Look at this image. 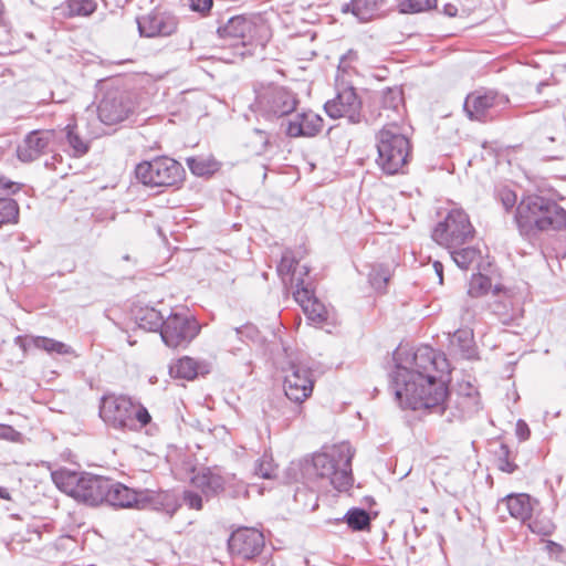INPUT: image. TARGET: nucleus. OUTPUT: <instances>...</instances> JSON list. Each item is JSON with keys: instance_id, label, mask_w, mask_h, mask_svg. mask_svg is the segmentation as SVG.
I'll list each match as a JSON object with an SVG mask.
<instances>
[{"instance_id": "obj_1", "label": "nucleus", "mask_w": 566, "mask_h": 566, "mask_svg": "<svg viewBox=\"0 0 566 566\" xmlns=\"http://www.w3.org/2000/svg\"><path fill=\"white\" fill-rule=\"evenodd\" d=\"M514 221L521 237L533 241L543 231L566 227V210L549 198L530 195L516 206Z\"/></svg>"}, {"instance_id": "obj_2", "label": "nucleus", "mask_w": 566, "mask_h": 566, "mask_svg": "<svg viewBox=\"0 0 566 566\" xmlns=\"http://www.w3.org/2000/svg\"><path fill=\"white\" fill-rule=\"evenodd\" d=\"M396 399L403 408L427 410L443 416L448 408L446 402L449 389L446 381L438 375L419 374L409 376V380L391 384Z\"/></svg>"}, {"instance_id": "obj_3", "label": "nucleus", "mask_w": 566, "mask_h": 566, "mask_svg": "<svg viewBox=\"0 0 566 566\" xmlns=\"http://www.w3.org/2000/svg\"><path fill=\"white\" fill-rule=\"evenodd\" d=\"M354 452L349 443L342 442L324 448L315 453L303 467V475L311 482L324 481L337 491H347L353 485L352 459Z\"/></svg>"}, {"instance_id": "obj_4", "label": "nucleus", "mask_w": 566, "mask_h": 566, "mask_svg": "<svg viewBox=\"0 0 566 566\" xmlns=\"http://www.w3.org/2000/svg\"><path fill=\"white\" fill-rule=\"evenodd\" d=\"M99 417L108 427L122 431H138L151 421L143 405L124 395L103 396Z\"/></svg>"}, {"instance_id": "obj_5", "label": "nucleus", "mask_w": 566, "mask_h": 566, "mask_svg": "<svg viewBox=\"0 0 566 566\" xmlns=\"http://www.w3.org/2000/svg\"><path fill=\"white\" fill-rule=\"evenodd\" d=\"M52 480L59 490L77 502L91 506L104 503L107 478L64 470L53 472Z\"/></svg>"}, {"instance_id": "obj_6", "label": "nucleus", "mask_w": 566, "mask_h": 566, "mask_svg": "<svg viewBox=\"0 0 566 566\" xmlns=\"http://www.w3.org/2000/svg\"><path fill=\"white\" fill-rule=\"evenodd\" d=\"M378 167L388 175L402 171L410 157V142L396 123H388L376 136Z\"/></svg>"}, {"instance_id": "obj_7", "label": "nucleus", "mask_w": 566, "mask_h": 566, "mask_svg": "<svg viewBox=\"0 0 566 566\" xmlns=\"http://www.w3.org/2000/svg\"><path fill=\"white\" fill-rule=\"evenodd\" d=\"M137 104L130 93L113 85H105L96 104L98 120L108 127H120L130 123Z\"/></svg>"}, {"instance_id": "obj_8", "label": "nucleus", "mask_w": 566, "mask_h": 566, "mask_svg": "<svg viewBox=\"0 0 566 566\" xmlns=\"http://www.w3.org/2000/svg\"><path fill=\"white\" fill-rule=\"evenodd\" d=\"M166 497V493L161 491L149 489L135 490L120 482L107 479L104 503L118 509L160 510L165 504Z\"/></svg>"}, {"instance_id": "obj_9", "label": "nucleus", "mask_w": 566, "mask_h": 566, "mask_svg": "<svg viewBox=\"0 0 566 566\" xmlns=\"http://www.w3.org/2000/svg\"><path fill=\"white\" fill-rule=\"evenodd\" d=\"M475 230L468 213L461 208H452L446 218L433 228L431 237L446 249H455L473 240Z\"/></svg>"}, {"instance_id": "obj_10", "label": "nucleus", "mask_w": 566, "mask_h": 566, "mask_svg": "<svg viewBox=\"0 0 566 566\" xmlns=\"http://www.w3.org/2000/svg\"><path fill=\"white\" fill-rule=\"evenodd\" d=\"M135 176L147 187H178L185 178V169L177 160L160 156L139 163Z\"/></svg>"}, {"instance_id": "obj_11", "label": "nucleus", "mask_w": 566, "mask_h": 566, "mask_svg": "<svg viewBox=\"0 0 566 566\" xmlns=\"http://www.w3.org/2000/svg\"><path fill=\"white\" fill-rule=\"evenodd\" d=\"M448 368L449 364L443 354L423 345L415 350L411 367L408 368L397 364L390 379L391 384H401L403 380H409L411 375L419 374L423 377L424 375L443 374Z\"/></svg>"}, {"instance_id": "obj_12", "label": "nucleus", "mask_w": 566, "mask_h": 566, "mask_svg": "<svg viewBox=\"0 0 566 566\" xmlns=\"http://www.w3.org/2000/svg\"><path fill=\"white\" fill-rule=\"evenodd\" d=\"M509 103V97L496 91L476 90L467 96L463 107L469 118L489 122L500 116Z\"/></svg>"}, {"instance_id": "obj_13", "label": "nucleus", "mask_w": 566, "mask_h": 566, "mask_svg": "<svg viewBox=\"0 0 566 566\" xmlns=\"http://www.w3.org/2000/svg\"><path fill=\"white\" fill-rule=\"evenodd\" d=\"M217 32L220 38L238 40L243 46L255 44L263 48L268 41L266 27L245 15L231 17Z\"/></svg>"}, {"instance_id": "obj_14", "label": "nucleus", "mask_w": 566, "mask_h": 566, "mask_svg": "<svg viewBox=\"0 0 566 566\" xmlns=\"http://www.w3.org/2000/svg\"><path fill=\"white\" fill-rule=\"evenodd\" d=\"M201 326L188 314L170 313L165 319L161 339L170 348H186L200 333Z\"/></svg>"}, {"instance_id": "obj_15", "label": "nucleus", "mask_w": 566, "mask_h": 566, "mask_svg": "<svg viewBox=\"0 0 566 566\" xmlns=\"http://www.w3.org/2000/svg\"><path fill=\"white\" fill-rule=\"evenodd\" d=\"M256 109L266 119H275L291 114L297 105V99L291 91L284 87H269L256 98Z\"/></svg>"}, {"instance_id": "obj_16", "label": "nucleus", "mask_w": 566, "mask_h": 566, "mask_svg": "<svg viewBox=\"0 0 566 566\" xmlns=\"http://www.w3.org/2000/svg\"><path fill=\"white\" fill-rule=\"evenodd\" d=\"M284 371L285 396L296 403L304 402L312 395L314 388L312 370L301 363L290 361Z\"/></svg>"}, {"instance_id": "obj_17", "label": "nucleus", "mask_w": 566, "mask_h": 566, "mask_svg": "<svg viewBox=\"0 0 566 566\" xmlns=\"http://www.w3.org/2000/svg\"><path fill=\"white\" fill-rule=\"evenodd\" d=\"M326 114L334 119L346 118L350 124L361 122V101L354 87H345L325 103Z\"/></svg>"}, {"instance_id": "obj_18", "label": "nucleus", "mask_w": 566, "mask_h": 566, "mask_svg": "<svg viewBox=\"0 0 566 566\" xmlns=\"http://www.w3.org/2000/svg\"><path fill=\"white\" fill-rule=\"evenodd\" d=\"M228 546L232 555L251 559L261 554L264 547V536L256 528L241 527L231 534Z\"/></svg>"}, {"instance_id": "obj_19", "label": "nucleus", "mask_w": 566, "mask_h": 566, "mask_svg": "<svg viewBox=\"0 0 566 566\" xmlns=\"http://www.w3.org/2000/svg\"><path fill=\"white\" fill-rule=\"evenodd\" d=\"M136 21L139 34L145 38L169 36L178 28L177 17L169 12L151 11Z\"/></svg>"}, {"instance_id": "obj_20", "label": "nucleus", "mask_w": 566, "mask_h": 566, "mask_svg": "<svg viewBox=\"0 0 566 566\" xmlns=\"http://www.w3.org/2000/svg\"><path fill=\"white\" fill-rule=\"evenodd\" d=\"M293 295L307 319L313 324L322 325L328 321L327 307L314 295V291L310 287V284H305L304 280L297 281Z\"/></svg>"}, {"instance_id": "obj_21", "label": "nucleus", "mask_w": 566, "mask_h": 566, "mask_svg": "<svg viewBox=\"0 0 566 566\" xmlns=\"http://www.w3.org/2000/svg\"><path fill=\"white\" fill-rule=\"evenodd\" d=\"M53 140V130H32L18 145L17 157L22 163H32L49 150Z\"/></svg>"}, {"instance_id": "obj_22", "label": "nucleus", "mask_w": 566, "mask_h": 566, "mask_svg": "<svg viewBox=\"0 0 566 566\" xmlns=\"http://www.w3.org/2000/svg\"><path fill=\"white\" fill-rule=\"evenodd\" d=\"M323 128V118L312 112H302L293 116L286 123L285 134L289 137H313Z\"/></svg>"}, {"instance_id": "obj_23", "label": "nucleus", "mask_w": 566, "mask_h": 566, "mask_svg": "<svg viewBox=\"0 0 566 566\" xmlns=\"http://www.w3.org/2000/svg\"><path fill=\"white\" fill-rule=\"evenodd\" d=\"M446 408H448V410L443 416L447 421L452 422L463 420L476 412L480 409V403L476 395H472L471 392L467 395L458 394L455 398H452L449 394Z\"/></svg>"}, {"instance_id": "obj_24", "label": "nucleus", "mask_w": 566, "mask_h": 566, "mask_svg": "<svg viewBox=\"0 0 566 566\" xmlns=\"http://www.w3.org/2000/svg\"><path fill=\"white\" fill-rule=\"evenodd\" d=\"M211 368V363L208 360H196L184 356L169 366V374L174 378L192 380L199 375L209 374Z\"/></svg>"}, {"instance_id": "obj_25", "label": "nucleus", "mask_w": 566, "mask_h": 566, "mask_svg": "<svg viewBox=\"0 0 566 566\" xmlns=\"http://www.w3.org/2000/svg\"><path fill=\"white\" fill-rule=\"evenodd\" d=\"M14 343L15 345L20 346L24 352L34 347L44 350L48 354H73V348L70 345L44 336H17Z\"/></svg>"}, {"instance_id": "obj_26", "label": "nucleus", "mask_w": 566, "mask_h": 566, "mask_svg": "<svg viewBox=\"0 0 566 566\" xmlns=\"http://www.w3.org/2000/svg\"><path fill=\"white\" fill-rule=\"evenodd\" d=\"M379 117H385L390 123H396V117L401 118L403 109L402 91L399 87H387L381 91L379 97Z\"/></svg>"}, {"instance_id": "obj_27", "label": "nucleus", "mask_w": 566, "mask_h": 566, "mask_svg": "<svg viewBox=\"0 0 566 566\" xmlns=\"http://www.w3.org/2000/svg\"><path fill=\"white\" fill-rule=\"evenodd\" d=\"M224 483V476L210 470H203L191 479L192 486L199 490L206 499H210L222 493Z\"/></svg>"}, {"instance_id": "obj_28", "label": "nucleus", "mask_w": 566, "mask_h": 566, "mask_svg": "<svg viewBox=\"0 0 566 566\" xmlns=\"http://www.w3.org/2000/svg\"><path fill=\"white\" fill-rule=\"evenodd\" d=\"M502 502L506 505L510 515L522 522L531 518L534 503H537V501L525 493L509 494Z\"/></svg>"}, {"instance_id": "obj_29", "label": "nucleus", "mask_w": 566, "mask_h": 566, "mask_svg": "<svg viewBox=\"0 0 566 566\" xmlns=\"http://www.w3.org/2000/svg\"><path fill=\"white\" fill-rule=\"evenodd\" d=\"M385 0H352L342 7L344 13L352 12L359 21L366 22L379 15Z\"/></svg>"}, {"instance_id": "obj_30", "label": "nucleus", "mask_w": 566, "mask_h": 566, "mask_svg": "<svg viewBox=\"0 0 566 566\" xmlns=\"http://www.w3.org/2000/svg\"><path fill=\"white\" fill-rule=\"evenodd\" d=\"M96 8L97 4L94 0H65L54 8V13L62 19L88 17Z\"/></svg>"}, {"instance_id": "obj_31", "label": "nucleus", "mask_w": 566, "mask_h": 566, "mask_svg": "<svg viewBox=\"0 0 566 566\" xmlns=\"http://www.w3.org/2000/svg\"><path fill=\"white\" fill-rule=\"evenodd\" d=\"M450 347L465 359L475 357L473 331L470 327L458 328L450 338Z\"/></svg>"}, {"instance_id": "obj_32", "label": "nucleus", "mask_w": 566, "mask_h": 566, "mask_svg": "<svg viewBox=\"0 0 566 566\" xmlns=\"http://www.w3.org/2000/svg\"><path fill=\"white\" fill-rule=\"evenodd\" d=\"M455 265L461 270H469L471 265L481 259L480 249L472 245H462L455 249H447Z\"/></svg>"}, {"instance_id": "obj_33", "label": "nucleus", "mask_w": 566, "mask_h": 566, "mask_svg": "<svg viewBox=\"0 0 566 566\" xmlns=\"http://www.w3.org/2000/svg\"><path fill=\"white\" fill-rule=\"evenodd\" d=\"M138 326L145 331L161 333L165 319L163 314L154 307L142 308L136 316Z\"/></svg>"}, {"instance_id": "obj_34", "label": "nucleus", "mask_w": 566, "mask_h": 566, "mask_svg": "<svg viewBox=\"0 0 566 566\" xmlns=\"http://www.w3.org/2000/svg\"><path fill=\"white\" fill-rule=\"evenodd\" d=\"M245 147L252 155L261 156L265 154L270 147L269 134L262 129H252L247 136Z\"/></svg>"}, {"instance_id": "obj_35", "label": "nucleus", "mask_w": 566, "mask_h": 566, "mask_svg": "<svg viewBox=\"0 0 566 566\" xmlns=\"http://www.w3.org/2000/svg\"><path fill=\"white\" fill-rule=\"evenodd\" d=\"M65 130L66 140L73 150V155L76 157L85 155L90 149V139L81 136V134L77 132L76 125L69 124L65 127Z\"/></svg>"}, {"instance_id": "obj_36", "label": "nucleus", "mask_w": 566, "mask_h": 566, "mask_svg": "<svg viewBox=\"0 0 566 566\" xmlns=\"http://www.w3.org/2000/svg\"><path fill=\"white\" fill-rule=\"evenodd\" d=\"M354 531H365L370 525V516L364 509L353 507L344 515L343 520Z\"/></svg>"}, {"instance_id": "obj_37", "label": "nucleus", "mask_w": 566, "mask_h": 566, "mask_svg": "<svg viewBox=\"0 0 566 566\" xmlns=\"http://www.w3.org/2000/svg\"><path fill=\"white\" fill-rule=\"evenodd\" d=\"M19 218V206L15 200L0 198V227L2 224L15 223Z\"/></svg>"}, {"instance_id": "obj_38", "label": "nucleus", "mask_w": 566, "mask_h": 566, "mask_svg": "<svg viewBox=\"0 0 566 566\" xmlns=\"http://www.w3.org/2000/svg\"><path fill=\"white\" fill-rule=\"evenodd\" d=\"M186 161L190 171L199 177L212 174L217 169L216 161L203 157H189Z\"/></svg>"}, {"instance_id": "obj_39", "label": "nucleus", "mask_w": 566, "mask_h": 566, "mask_svg": "<svg viewBox=\"0 0 566 566\" xmlns=\"http://www.w3.org/2000/svg\"><path fill=\"white\" fill-rule=\"evenodd\" d=\"M438 0H399L400 13H419L437 7Z\"/></svg>"}, {"instance_id": "obj_40", "label": "nucleus", "mask_w": 566, "mask_h": 566, "mask_svg": "<svg viewBox=\"0 0 566 566\" xmlns=\"http://www.w3.org/2000/svg\"><path fill=\"white\" fill-rule=\"evenodd\" d=\"M491 287V280L489 276L481 273L473 274L468 287V296L475 298L482 296L489 292Z\"/></svg>"}, {"instance_id": "obj_41", "label": "nucleus", "mask_w": 566, "mask_h": 566, "mask_svg": "<svg viewBox=\"0 0 566 566\" xmlns=\"http://www.w3.org/2000/svg\"><path fill=\"white\" fill-rule=\"evenodd\" d=\"M368 279L375 290L382 291L390 279L389 269L381 264L374 265L368 274Z\"/></svg>"}, {"instance_id": "obj_42", "label": "nucleus", "mask_w": 566, "mask_h": 566, "mask_svg": "<svg viewBox=\"0 0 566 566\" xmlns=\"http://www.w3.org/2000/svg\"><path fill=\"white\" fill-rule=\"evenodd\" d=\"M226 483L222 493L232 499L245 497L249 494L248 485L242 480L237 479L234 475L224 476Z\"/></svg>"}, {"instance_id": "obj_43", "label": "nucleus", "mask_w": 566, "mask_h": 566, "mask_svg": "<svg viewBox=\"0 0 566 566\" xmlns=\"http://www.w3.org/2000/svg\"><path fill=\"white\" fill-rule=\"evenodd\" d=\"M255 475L263 479H274L276 476V467L270 455L264 454L260 458L254 465Z\"/></svg>"}, {"instance_id": "obj_44", "label": "nucleus", "mask_w": 566, "mask_h": 566, "mask_svg": "<svg viewBox=\"0 0 566 566\" xmlns=\"http://www.w3.org/2000/svg\"><path fill=\"white\" fill-rule=\"evenodd\" d=\"M496 199L501 202L505 211L512 210L516 206L517 196L509 187H499L496 189Z\"/></svg>"}, {"instance_id": "obj_45", "label": "nucleus", "mask_w": 566, "mask_h": 566, "mask_svg": "<svg viewBox=\"0 0 566 566\" xmlns=\"http://www.w3.org/2000/svg\"><path fill=\"white\" fill-rule=\"evenodd\" d=\"M277 273L282 276L292 274V281L295 284L297 283V281L304 280L302 276H300V277L295 276V261L287 253L283 254V256L277 265Z\"/></svg>"}, {"instance_id": "obj_46", "label": "nucleus", "mask_w": 566, "mask_h": 566, "mask_svg": "<svg viewBox=\"0 0 566 566\" xmlns=\"http://www.w3.org/2000/svg\"><path fill=\"white\" fill-rule=\"evenodd\" d=\"M528 527L532 533L542 535V536H549L553 534L555 530V525L552 523L551 520L544 518V520H534L528 524Z\"/></svg>"}, {"instance_id": "obj_47", "label": "nucleus", "mask_w": 566, "mask_h": 566, "mask_svg": "<svg viewBox=\"0 0 566 566\" xmlns=\"http://www.w3.org/2000/svg\"><path fill=\"white\" fill-rule=\"evenodd\" d=\"M545 551L552 559L566 564V551L560 544L554 541H546Z\"/></svg>"}, {"instance_id": "obj_48", "label": "nucleus", "mask_w": 566, "mask_h": 566, "mask_svg": "<svg viewBox=\"0 0 566 566\" xmlns=\"http://www.w3.org/2000/svg\"><path fill=\"white\" fill-rule=\"evenodd\" d=\"M500 450L499 469L506 473H513L517 465L509 460V447L502 443Z\"/></svg>"}, {"instance_id": "obj_49", "label": "nucleus", "mask_w": 566, "mask_h": 566, "mask_svg": "<svg viewBox=\"0 0 566 566\" xmlns=\"http://www.w3.org/2000/svg\"><path fill=\"white\" fill-rule=\"evenodd\" d=\"M184 502L189 509L201 510L203 505L202 496L192 490H186L184 492Z\"/></svg>"}, {"instance_id": "obj_50", "label": "nucleus", "mask_w": 566, "mask_h": 566, "mask_svg": "<svg viewBox=\"0 0 566 566\" xmlns=\"http://www.w3.org/2000/svg\"><path fill=\"white\" fill-rule=\"evenodd\" d=\"M233 331L240 339H255L259 334L258 328L253 324H244L240 327L233 328Z\"/></svg>"}, {"instance_id": "obj_51", "label": "nucleus", "mask_w": 566, "mask_h": 566, "mask_svg": "<svg viewBox=\"0 0 566 566\" xmlns=\"http://www.w3.org/2000/svg\"><path fill=\"white\" fill-rule=\"evenodd\" d=\"M0 439L18 442L21 439V433L12 426L0 423Z\"/></svg>"}, {"instance_id": "obj_52", "label": "nucleus", "mask_w": 566, "mask_h": 566, "mask_svg": "<svg viewBox=\"0 0 566 566\" xmlns=\"http://www.w3.org/2000/svg\"><path fill=\"white\" fill-rule=\"evenodd\" d=\"M475 316V304L471 300H467L462 305L461 321L464 324H470L474 321Z\"/></svg>"}, {"instance_id": "obj_53", "label": "nucleus", "mask_w": 566, "mask_h": 566, "mask_svg": "<svg viewBox=\"0 0 566 566\" xmlns=\"http://www.w3.org/2000/svg\"><path fill=\"white\" fill-rule=\"evenodd\" d=\"M189 1H190L191 10L200 12L202 14L209 12L213 4V0H189Z\"/></svg>"}, {"instance_id": "obj_54", "label": "nucleus", "mask_w": 566, "mask_h": 566, "mask_svg": "<svg viewBox=\"0 0 566 566\" xmlns=\"http://www.w3.org/2000/svg\"><path fill=\"white\" fill-rule=\"evenodd\" d=\"M20 190L18 182L11 181L4 177H0V191L7 195L15 193Z\"/></svg>"}, {"instance_id": "obj_55", "label": "nucleus", "mask_w": 566, "mask_h": 566, "mask_svg": "<svg viewBox=\"0 0 566 566\" xmlns=\"http://www.w3.org/2000/svg\"><path fill=\"white\" fill-rule=\"evenodd\" d=\"M357 57H358L357 52H355L353 50L347 51L344 55H342V57L339 60L338 69L346 71L350 66V63L356 61Z\"/></svg>"}, {"instance_id": "obj_56", "label": "nucleus", "mask_w": 566, "mask_h": 566, "mask_svg": "<svg viewBox=\"0 0 566 566\" xmlns=\"http://www.w3.org/2000/svg\"><path fill=\"white\" fill-rule=\"evenodd\" d=\"M530 433L531 431L528 426L523 420H518L516 423V434L520 438V440L524 441L528 439Z\"/></svg>"}, {"instance_id": "obj_57", "label": "nucleus", "mask_w": 566, "mask_h": 566, "mask_svg": "<svg viewBox=\"0 0 566 566\" xmlns=\"http://www.w3.org/2000/svg\"><path fill=\"white\" fill-rule=\"evenodd\" d=\"M443 13L448 17H455L458 13V8L453 3H446L443 6Z\"/></svg>"}, {"instance_id": "obj_58", "label": "nucleus", "mask_w": 566, "mask_h": 566, "mask_svg": "<svg viewBox=\"0 0 566 566\" xmlns=\"http://www.w3.org/2000/svg\"><path fill=\"white\" fill-rule=\"evenodd\" d=\"M432 266L441 284L443 282V265L440 261H434Z\"/></svg>"}, {"instance_id": "obj_59", "label": "nucleus", "mask_w": 566, "mask_h": 566, "mask_svg": "<svg viewBox=\"0 0 566 566\" xmlns=\"http://www.w3.org/2000/svg\"><path fill=\"white\" fill-rule=\"evenodd\" d=\"M0 499L9 500L10 494L7 489L0 486Z\"/></svg>"}, {"instance_id": "obj_60", "label": "nucleus", "mask_w": 566, "mask_h": 566, "mask_svg": "<svg viewBox=\"0 0 566 566\" xmlns=\"http://www.w3.org/2000/svg\"><path fill=\"white\" fill-rule=\"evenodd\" d=\"M304 271L301 273V275H307L308 274V268L304 266Z\"/></svg>"}]
</instances>
